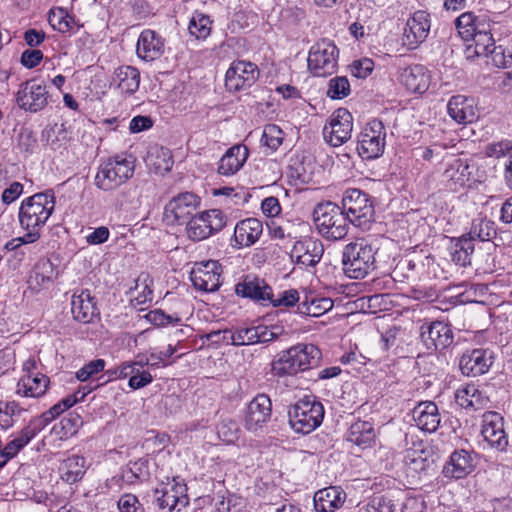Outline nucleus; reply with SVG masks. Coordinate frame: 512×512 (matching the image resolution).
Returning <instances> with one entry per match:
<instances>
[{"instance_id": "12", "label": "nucleus", "mask_w": 512, "mask_h": 512, "mask_svg": "<svg viewBox=\"0 0 512 512\" xmlns=\"http://www.w3.org/2000/svg\"><path fill=\"white\" fill-rule=\"evenodd\" d=\"M386 146V129L382 121L373 119L368 122L358 136L357 150L366 160L380 157Z\"/></svg>"}, {"instance_id": "34", "label": "nucleus", "mask_w": 512, "mask_h": 512, "mask_svg": "<svg viewBox=\"0 0 512 512\" xmlns=\"http://www.w3.org/2000/svg\"><path fill=\"white\" fill-rule=\"evenodd\" d=\"M248 158V149L245 146L235 145L227 150L218 165V172L224 176L235 174L244 165Z\"/></svg>"}, {"instance_id": "49", "label": "nucleus", "mask_w": 512, "mask_h": 512, "mask_svg": "<svg viewBox=\"0 0 512 512\" xmlns=\"http://www.w3.org/2000/svg\"><path fill=\"white\" fill-rule=\"evenodd\" d=\"M456 400L464 408L473 407L475 409L483 402L482 394L474 384L459 389L456 392Z\"/></svg>"}, {"instance_id": "62", "label": "nucleus", "mask_w": 512, "mask_h": 512, "mask_svg": "<svg viewBox=\"0 0 512 512\" xmlns=\"http://www.w3.org/2000/svg\"><path fill=\"white\" fill-rule=\"evenodd\" d=\"M374 69V62L369 58L355 60L350 65V72L356 78H366Z\"/></svg>"}, {"instance_id": "25", "label": "nucleus", "mask_w": 512, "mask_h": 512, "mask_svg": "<svg viewBox=\"0 0 512 512\" xmlns=\"http://www.w3.org/2000/svg\"><path fill=\"white\" fill-rule=\"evenodd\" d=\"M322 254V244L311 238L296 241L291 251V257L296 259V263L305 267L315 266L320 261Z\"/></svg>"}, {"instance_id": "14", "label": "nucleus", "mask_w": 512, "mask_h": 512, "mask_svg": "<svg viewBox=\"0 0 512 512\" xmlns=\"http://www.w3.org/2000/svg\"><path fill=\"white\" fill-rule=\"evenodd\" d=\"M260 71L255 63L245 60L233 61L225 75V86L229 91L250 88L259 78Z\"/></svg>"}, {"instance_id": "8", "label": "nucleus", "mask_w": 512, "mask_h": 512, "mask_svg": "<svg viewBox=\"0 0 512 512\" xmlns=\"http://www.w3.org/2000/svg\"><path fill=\"white\" fill-rule=\"evenodd\" d=\"M341 210L351 224L360 228H365L374 217V206L369 195L359 189L346 190Z\"/></svg>"}, {"instance_id": "64", "label": "nucleus", "mask_w": 512, "mask_h": 512, "mask_svg": "<svg viewBox=\"0 0 512 512\" xmlns=\"http://www.w3.org/2000/svg\"><path fill=\"white\" fill-rule=\"evenodd\" d=\"M118 507L120 512H144L143 506L132 494L123 495L118 501Z\"/></svg>"}, {"instance_id": "59", "label": "nucleus", "mask_w": 512, "mask_h": 512, "mask_svg": "<svg viewBox=\"0 0 512 512\" xmlns=\"http://www.w3.org/2000/svg\"><path fill=\"white\" fill-rule=\"evenodd\" d=\"M145 318L148 322L156 326H166L169 324H178L181 322V319L179 317H174L172 315L165 314L160 309L149 311L145 315Z\"/></svg>"}, {"instance_id": "19", "label": "nucleus", "mask_w": 512, "mask_h": 512, "mask_svg": "<svg viewBox=\"0 0 512 512\" xmlns=\"http://www.w3.org/2000/svg\"><path fill=\"white\" fill-rule=\"evenodd\" d=\"M221 265L214 260L196 264L191 272L194 287L205 292H214L220 287Z\"/></svg>"}, {"instance_id": "6", "label": "nucleus", "mask_w": 512, "mask_h": 512, "mask_svg": "<svg viewBox=\"0 0 512 512\" xmlns=\"http://www.w3.org/2000/svg\"><path fill=\"white\" fill-rule=\"evenodd\" d=\"M313 218L318 232L326 239L340 240L348 233L349 220L341 208L332 202L318 204Z\"/></svg>"}, {"instance_id": "30", "label": "nucleus", "mask_w": 512, "mask_h": 512, "mask_svg": "<svg viewBox=\"0 0 512 512\" xmlns=\"http://www.w3.org/2000/svg\"><path fill=\"white\" fill-rule=\"evenodd\" d=\"M346 499V493L338 486H331L317 491L314 495L316 512H333L340 508Z\"/></svg>"}, {"instance_id": "22", "label": "nucleus", "mask_w": 512, "mask_h": 512, "mask_svg": "<svg viewBox=\"0 0 512 512\" xmlns=\"http://www.w3.org/2000/svg\"><path fill=\"white\" fill-rule=\"evenodd\" d=\"M429 31V14L425 11H416L407 20L403 33V44L409 49H415L426 40Z\"/></svg>"}, {"instance_id": "56", "label": "nucleus", "mask_w": 512, "mask_h": 512, "mask_svg": "<svg viewBox=\"0 0 512 512\" xmlns=\"http://www.w3.org/2000/svg\"><path fill=\"white\" fill-rule=\"evenodd\" d=\"M298 302H301L298 291L296 289H289L281 292L277 298H275L272 294V299L268 301V304L272 305L273 307H291Z\"/></svg>"}, {"instance_id": "20", "label": "nucleus", "mask_w": 512, "mask_h": 512, "mask_svg": "<svg viewBox=\"0 0 512 512\" xmlns=\"http://www.w3.org/2000/svg\"><path fill=\"white\" fill-rule=\"evenodd\" d=\"M420 337L428 350H443L453 343V331L442 321L423 324Z\"/></svg>"}, {"instance_id": "28", "label": "nucleus", "mask_w": 512, "mask_h": 512, "mask_svg": "<svg viewBox=\"0 0 512 512\" xmlns=\"http://www.w3.org/2000/svg\"><path fill=\"white\" fill-rule=\"evenodd\" d=\"M474 458L472 454L464 449L455 450L449 461L443 467L445 477L462 479L474 470Z\"/></svg>"}, {"instance_id": "16", "label": "nucleus", "mask_w": 512, "mask_h": 512, "mask_svg": "<svg viewBox=\"0 0 512 512\" xmlns=\"http://www.w3.org/2000/svg\"><path fill=\"white\" fill-rule=\"evenodd\" d=\"M46 86L36 79L22 83L16 94L17 105L29 112L36 113L47 105Z\"/></svg>"}, {"instance_id": "61", "label": "nucleus", "mask_w": 512, "mask_h": 512, "mask_svg": "<svg viewBox=\"0 0 512 512\" xmlns=\"http://www.w3.org/2000/svg\"><path fill=\"white\" fill-rule=\"evenodd\" d=\"M157 173H166L172 169L173 160L171 152L167 148L161 147L156 151V161L153 163Z\"/></svg>"}, {"instance_id": "13", "label": "nucleus", "mask_w": 512, "mask_h": 512, "mask_svg": "<svg viewBox=\"0 0 512 512\" xmlns=\"http://www.w3.org/2000/svg\"><path fill=\"white\" fill-rule=\"evenodd\" d=\"M353 130V116L346 108H339L332 113L328 124L323 128V136L331 146L338 147L346 143Z\"/></svg>"}, {"instance_id": "27", "label": "nucleus", "mask_w": 512, "mask_h": 512, "mask_svg": "<svg viewBox=\"0 0 512 512\" xmlns=\"http://www.w3.org/2000/svg\"><path fill=\"white\" fill-rule=\"evenodd\" d=\"M412 416L416 426L429 433L435 432L441 422L438 406L432 401L417 404L412 411Z\"/></svg>"}, {"instance_id": "51", "label": "nucleus", "mask_w": 512, "mask_h": 512, "mask_svg": "<svg viewBox=\"0 0 512 512\" xmlns=\"http://www.w3.org/2000/svg\"><path fill=\"white\" fill-rule=\"evenodd\" d=\"M283 141V132L275 124H268L264 127L261 143L263 146L268 147L271 151L279 148Z\"/></svg>"}, {"instance_id": "21", "label": "nucleus", "mask_w": 512, "mask_h": 512, "mask_svg": "<svg viewBox=\"0 0 512 512\" xmlns=\"http://www.w3.org/2000/svg\"><path fill=\"white\" fill-rule=\"evenodd\" d=\"M235 293L243 298L267 305L272 299V288L264 280L254 275H246L235 285Z\"/></svg>"}, {"instance_id": "45", "label": "nucleus", "mask_w": 512, "mask_h": 512, "mask_svg": "<svg viewBox=\"0 0 512 512\" xmlns=\"http://www.w3.org/2000/svg\"><path fill=\"white\" fill-rule=\"evenodd\" d=\"M397 505L388 495H373L359 512H396Z\"/></svg>"}, {"instance_id": "44", "label": "nucleus", "mask_w": 512, "mask_h": 512, "mask_svg": "<svg viewBox=\"0 0 512 512\" xmlns=\"http://www.w3.org/2000/svg\"><path fill=\"white\" fill-rule=\"evenodd\" d=\"M62 478L66 482L74 483L85 473V459L79 455H72L64 460L62 465Z\"/></svg>"}, {"instance_id": "48", "label": "nucleus", "mask_w": 512, "mask_h": 512, "mask_svg": "<svg viewBox=\"0 0 512 512\" xmlns=\"http://www.w3.org/2000/svg\"><path fill=\"white\" fill-rule=\"evenodd\" d=\"M435 500L430 496L417 495L407 497L401 512H435Z\"/></svg>"}, {"instance_id": "37", "label": "nucleus", "mask_w": 512, "mask_h": 512, "mask_svg": "<svg viewBox=\"0 0 512 512\" xmlns=\"http://www.w3.org/2000/svg\"><path fill=\"white\" fill-rule=\"evenodd\" d=\"M113 81L122 93L132 95L139 89L140 72L134 66L123 65L115 70Z\"/></svg>"}, {"instance_id": "39", "label": "nucleus", "mask_w": 512, "mask_h": 512, "mask_svg": "<svg viewBox=\"0 0 512 512\" xmlns=\"http://www.w3.org/2000/svg\"><path fill=\"white\" fill-rule=\"evenodd\" d=\"M347 440L361 448L371 446L375 440L372 423L361 420L353 423L348 430Z\"/></svg>"}, {"instance_id": "7", "label": "nucleus", "mask_w": 512, "mask_h": 512, "mask_svg": "<svg viewBox=\"0 0 512 512\" xmlns=\"http://www.w3.org/2000/svg\"><path fill=\"white\" fill-rule=\"evenodd\" d=\"M134 162L123 155L108 158L98 167L94 182L103 191H112L134 174Z\"/></svg>"}, {"instance_id": "15", "label": "nucleus", "mask_w": 512, "mask_h": 512, "mask_svg": "<svg viewBox=\"0 0 512 512\" xmlns=\"http://www.w3.org/2000/svg\"><path fill=\"white\" fill-rule=\"evenodd\" d=\"M481 435L492 449L506 451L509 442L504 430V419L499 413L487 411L483 414Z\"/></svg>"}, {"instance_id": "33", "label": "nucleus", "mask_w": 512, "mask_h": 512, "mask_svg": "<svg viewBox=\"0 0 512 512\" xmlns=\"http://www.w3.org/2000/svg\"><path fill=\"white\" fill-rule=\"evenodd\" d=\"M400 82L413 93H424L430 84V76L422 65L405 68L400 75Z\"/></svg>"}, {"instance_id": "46", "label": "nucleus", "mask_w": 512, "mask_h": 512, "mask_svg": "<svg viewBox=\"0 0 512 512\" xmlns=\"http://www.w3.org/2000/svg\"><path fill=\"white\" fill-rule=\"evenodd\" d=\"M212 21L210 17L199 12H195L189 22L188 30L196 39H205L210 35Z\"/></svg>"}, {"instance_id": "35", "label": "nucleus", "mask_w": 512, "mask_h": 512, "mask_svg": "<svg viewBox=\"0 0 512 512\" xmlns=\"http://www.w3.org/2000/svg\"><path fill=\"white\" fill-rule=\"evenodd\" d=\"M56 275L57 271L50 259H41L35 265L27 283L30 289L40 291L50 285Z\"/></svg>"}, {"instance_id": "53", "label": "nucleus", "mask_w": 512, "mask_h": 512, "mask_svg": "<svg viewBox=\"0 0 512 512\" xmlns=\"http://www.w3.org/2000/svg\"><path fill=\"white\" fill-rule=\"evenodd\" d=\"M35 134L28 128H22L17 138V148L25 157L33 154L37 149Z\"/></svg>"}, {"instance_id": "38", "label": "nucleus", "mask_w": 512, "mask_h": 512, "mask_svg": "<svg viewBox=\"0 0 512 512\" xmlns=\"http://www.w3.org/2000/svg\"><path fill=\"white\" fill-rule=\"evenodd\" d=\"M471 166L466 160L461 158H452L444 171L446 180L453 182L456 187H463L471 179Z\"/></svg>"}, {"instance_id": "63", "label": "nucleus", "mask_w": 512, "mask_h": 512, "mask_svg": "<svg viewBox=\"0 0 512 512\" xmlns=\"http://www.w3.org/2000/svg\"><path fill=\"white\" fill-rule=\"evenodd\" d=\"M486 155L488 157H510L512 158V144L509 141H500L493 143L486 148Z\"/></svg>"}, {"instance_id": "5", "label": "nucleus", "mask_w": 512, "mask_h": 512, "mask_svg": "<svg viewBox=\"0 0 512 512\" xmlns=\"http://www.w3.org/2000/svg\"><path fill=\"white\" fill-rule=\"evenodd\" d=\"M288 416L291 428L305 435L321 425L324 407L315 396H305L289 408Z\"/></svg>"}, {"instance_id": "11", "label": "nucleus", "mask_w": 512, "mask_h": 512, "mask_svg": "<svg viewBox=\"0 0 512 512\" xmlns=\"http://www.w3.org/2000/svg\"><path fill=\"white\" fill-rule=\"evenodd\" d=\"M226 225V216L219 209H211L195 214L186 224L189 239L202 241L221 231Z\"/></svg>"}, {"instance_id": "31", "label": "nucleus", "mask_w": 512, "mask_h": 512, "mask_svg": "<svg viewBox=\"0 0 512 512\" xmlns=\"http://www.w3.org/2000/svg\"><path fill=\"white\" fill-rule=\"evenodd\" d=\"M262 223L256 218H247L238 222L234 229L233 241L236 247H249L261 236Z\"/></svg>"}, {"instance_id": "58", "label": "nucleus", "mask_w": 512, "mask_h": 512, "mask_svg": "<svg viewBox=\"0 0 512 512\" xmlns=\"http://www.w3.org/2000/svg\"><path fill=\"white\" fill-rule=\"evenodd\" d=\"M104 367L105 361L103 359L92 360L76 372V378L82 382L87 381L92 376L101 372Z\"/></svg>"}, {"instance_id": "60", "label": "nucleus", "mask_w": 512, "mask_h": 512, "mask_svg": "<svg viewBox=\"0 0 512 512\" xmlns=\"http://www.w3.org/2000/svg\"><path fill=\"white\" fill-rule=\"evenodd\" d=\"M82 425V419L79 415L70 413L62 418L59 426L61 429V437H68L76 433L77 429Z\"/></svg>"}, {"instance_id": "36", "label": "nucleus", "mask_w": 512, "mask_h": 512, "mask_svg": "<svg viewBox=\"0 0 512 512\" xmlns=\"http://www.w3.org/2000/svg\"><path fill=\"white\" fill-rule=\"evenodd\" d=\"M49 385V378L40 373L26 374L17 384V393L25 397H40L45 394Z\"/></svg>"}, {"instance_id": "17", "label": "nucleus", "mask_w": 512, "mask_h": 512, "mask_svg": "<svg viewBox=\"0 0 512 512\" xmlns=\"http://www.w3.org/2000/svg\"><path fill=\"white\" fill-rule=\"evenodd\" d=\"M271 416V399L266 394H257L247 405L244 417L245 428L256 432L270 421Z\"/></svg>"}, {"instance_id": "10", "label": "nucleus", "mask_w": 512, "mask_h": 512, "mask_svg": "<svg viewBox=\"0 0 512 512\" xmlns=\"http://www.w3.org/2000/svg\"><path fill=\"white\" fill-rule=\"evenodd\" d=\"M338 48L328 40L314 44L308 55V68L317 77H325L336 72L338 63Z\"/></svg>"}, {"instance_id": "1", "label": "nucleus", "mask_w": 512, "mask_h": 512, "mask_svg": "<svg viewBox=\"0 0 512 512\" xmlns=\"http://www.w3.org/2000/svg\"><path fill=\"white\" fill-rule=\"evenodd\" d=\"M321 351L313 344L298 343L278 354L272 362V372L278 377L293 376L316 366Z\"/></svg>"}, {"instance_id": "29", "label": "nucleus", "mask_w": 512, "mask_h": 512, "mask_svg": "<svg viewBox=\"0 0 512 512\" xmlns=\"http://www.w3.org/2000/svg\"><path fill=\"white\" fill-rule=\"evenodd\" d=\"M447 110L449 116L459 124L472 123L477 119L474 100L464 95L452 96L447 104Z\"/></svg>"}, {"instance_id": "42", "label": "nucleus", "mask_w": 512, "mask_h": 512, "mask_svg": "<svg viewBox=\"0 0 512 512\" xmlns=\"http://www.w3.org/2000/svg\"><path fill=\"white\" fill-rule=\"evenodd\" d=\"M48 21L52 28L60 33H73L80 28L75 17L63 8L52 9L49 12Z\"/></svg>"}, {"instance_id": "57", "label": "nucleus", "mask_w": 512, "mask_h": 512, "mask_svg": "<svg viewBox=\"0 0 512 512\" xmlns=\"http://www.w3.org/2000/svg\"><path fill=\"white\" fill-rule=\"evenodd\" d=\"M423 451L408 450L405 455L406 464L414 471L420 472L426 470L430 462L423 456Z\"/></svg>"}, {"instance_id": "52", "label": "nucleus", "mask_w": 512, "mask_h": 512, "mask_svg": "<svg viewBox=\"0 0 512 512\" xmlns=\"http://www.w3.org/2000/svg\"><path fill=\"white\" fill-rule=\"evenodd\" d=\"M232 334L230 336L231 345L233 346H244L254 345L257 331L255 326L250 327H236L232 328Z\"/></svg>"}, {"instance_id": "2", "label": "nucleus", "mask_w": 512, "mask_h": 512, "mask_svg": "<svg viewBox=\"0 0 512 512\" xmlns=\"http://www.w3.org/2000/svg\"><path fill=\"white\" fill-rule=\"evenodd\" d=\"M455 26L463 40L477 41L479 49L485 47L489 35L502 37L506 33L505 26L488 14L475 15L473 12H464L456 18Z\"/></svg>"}, {"instance_id": "50", "label": "nucleus", "mask_w": 512, "mask_h": 512, "mask_svg": "<svg viewBox=\"0 0 512 512\" xmlns=\"http://www.w3.org/2000/svg\"><path fill=\"white\" fill-rule=\"evenodd\" d=\"M217 435L220 440L227 444H233L239 439L240 429L236 421L232 419H223L216 427Z\"/></svg>"}, {"instance_id": "43", "label": "nucleus", "mask_w": 512, "mask_h": 512, "mask_svg": "<svg viewBox=\"0 0 512 512\" xmlns=\"http://www.w3.org/2000/svg\"><path fill=\"white\" fill-rule=\"evenodd\" d=\"M467 237L474 243L475 240L490 241L496 236L495 223L487 218L474 219Z\"/></svg>"}, {"instance_id": "54", "label": "nucleus", "mask_w": 512, "mask_h": 512, "mask_svg": "<svg viewBox=\"0 0 512 512\" xmlns=\"http://www.w3.org/2000/svg\"><path fill=\"white\" fill-rule=\"evenodd\" d=\"M350 94V83L345 76H336L329 81L327 96L332 99H343Z\"/></svg>"}, {"instance_id": "32", "label": "nucleus", "mask_w": 512, "mask_h": 512, "mask_svg": "<svg viewBox=\"0 0 512 512\" xmlns=\"http://www.w3.org/2000/svg\"><path fill=\"white\" fill-rule=\"evenodd\" d=\"M71 312L74 319L82 323H90L98 315L96 303L88 290L73 295Z\"/></svg>"}, {"instance_id": "4", "label": "nucleus", "mask_w": 512, "mask_h": 512, "mask_svg": "<svg viewBox=\"0 0 512 512\" xmlns=\"http://www.w3.org/2000/svg\"><path fill=\"white\" fill-rule=\"evenodd\" d=\"M55 209V195L52 190L35 193L25 198L19 207L20 226L29 233L39 230L48 221Z\"/></svg>"}, {"instance_id": "26", "label": "nucleus", "mask_w": 512, "mask_h": 512, "mask_svg": "<svg viewBox=\"0 0 512 512\" xmlns=\"http://www.w3.org/2000/svg\"><path fill=\"white\" fill-rule=\"evenodd\" d=\"M501 37L488 36L487 45L479 49L478 42L473 41V45H469L465 49L466 58H473L475 56L491 57L492 63L498 68L506 67L508 60L506 59L505 50L502 45L496 43L500 41Z\"/></svg>"}, {"instance_id": "41", "label": "nucleus", "mask_w": 512, "mask_h": 512, "mask_svg": "<svg viewBox=\"0 0 512 512\" xmlns=\"http://www.w3.org/2000/svg\"><path fill=\"white\" fill-rule=\"evenodd\" d=\"M333 308V301L330 298L306 296L298 304L297 310L300 314L312 317H319Z\"/></svg>"}, {"instance_id": "55", "label": "nucleus", "mask_w": 512, "mask_h": 512, "mask_svg": "<svg viewBox=\"0 0 512 512\" xmlns=\"http://www.w3.org/2000/svg\"><path fill=\"white\" fill-rule=\"evenodd\" d=\"M256 337L255 342L258 343H269L277 338H279L283 333L284 329L281 326H265V325H257L255 326Z\"/></svg>"}, {"instance_id": "9", "label": "nucleus", "mask_w": 512, "mask_h": 512, "mask_svg": "<svg viewBox=\"0 0 512 512\" xmlns=\"http://www.w3.org/2000/svg\"><path fill=\"white\" fill-rule=\"evenodd\" d=\"M200 203V197L193 192L179 193L166 203L163 220L170 226L187 224L195 215Z\"/></svg>"}, {"instance_id": "40", "label": "nucleus", "mask_w": 512, "mask_h": 512, "mask_svg": "<svg viewBox=\"0 0 512 512\" xmlns=\"http://www.w3.org/2000/svg\"><path fill=\"white\" fill-rule=\"evenodd\" d=\"M450 250L451 258L454 263L463 267L471 264L474 243L465 234L453 240Z\"/></svg>"}, {"instance_id": "23", "label": "nucleus", "mask_w": 512, "mask_h": 512, "mask_svg": "<svg viewBox=\"0 0 512 512\" xmlns=\"http://www.w3.org/2000/svg\"><path fill=\"white\" fill-rule=\"evenodd\" d=\"M186 486L175 481L162 485L155 490L156 501L160 509H167L168 512L180 510L188 504Z\"/></svg>"}, {"instance_id": "24", "label": "nucleus", "mask_w": 512, "mask_h": 512, "mask_svg": "<svg viewBox=\"0 0 512 512\" xmlns=\"http://www.w3.org/2000/svg\"><path fill=\"white\" fill-rule=\"evenodd\" d=\"M165 52V39L156 31L143 30L137 40L136 54L146 62L159 59Z\"/></svg>"}, {"instance_id": "18", "label": "nucleus", "mask_w": 512, "mask_h": 512, "mask_svg": "<svg viewBox=\"0 0 512 512\" xmlns=\"http://www.w3.org/2000/svg\"><path fill=\"white\" fill-rule=\"evenodd\" d=\"M494 362V354L489 349L466 350L459 360V368L463 375L480 376L487 373Z\"/></svg>"}, {"instance_id": "47", "label": "nucleus", "mask_w": 512, "mask_h": 512, "mask_svg": "<svg viewBox=\"0 0 512 512\" xmlns=\"http://www.w3.org/2000/svg\"><path fill=\"white\" fill-rule=\"evenodd\" d=\"M148 477V460L145 458L130 461L123 471V478L128 482H133L134 480L144 481L148 479Z\"/></svg>"}, {"instance_id": "3", "label": "nucleus", "mask_w": 512, "mask_h": 512, "mask_svg": "<svg viewBox=\"0 0 512 512\" xmlns=\"http://www.w3.org/2000/svg\"><path fill=\"white\" fill-rule=\"evenodd\" d=\"M377 248L365 238L347 244L342 253L344 273L351 279H363L376 269Z\"/></svg>"}]
</instances>
